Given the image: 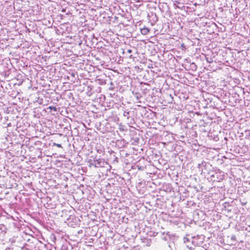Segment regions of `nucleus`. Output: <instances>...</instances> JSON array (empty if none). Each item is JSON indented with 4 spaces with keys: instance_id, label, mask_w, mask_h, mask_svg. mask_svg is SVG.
<instances>
[{
    "instance_id": "1",
    "label": "nucleus",
    "mask_w": 250,
    "mask_h": 250,
    "mask_svg": "<svg viewBox=\"0 0 250 250\" xmlns=\"http://www.w3.org/2000/svg\"><path fill=\"white\" fill-rule=\"evenodd\" d=\"M141 33L143 35H146L149 32V29L145 27L142 29H141Z\"/></svg>"
},
{
    "instance_id": "2",
    "label": "nucleus",
    "mask_w": 250,
    "mask_h": 250,
    "mask_svg": "<svg viewBox=\"0 0 250 250\" xmlns=\"http://www.w3.org/2000/svg\"><path fill=\"white\" fill-rule=\"evenodd\" d=\"M97 164H99V165H100V164L103 162L104 163V160L102 159H98L96 160Z\"/></svg>"
},
{
    "instance_id": "3",
    "label": "nucleus",
    "mask_w": 250,
    "mask_h": 250,
    "mask_svg": "<svg viewBox=\"0 0 250 250\" xmlns=\"http://www.w3.org/2000/svg\"><path fill=\"white\" fill-rule=\"evenodd\" d=\"M54 146H56L58 147H62V145L60 144H56L55 143H53V145Z\"/></svg>"
},
{
    "instance_id": "4",
    "label": "nucleus",
    "mask_w": 250,
    "mask_h": 250,
    "mask_svg": "<svg viewBox=\"0 0 250 250\" xmlns=\"http://www.w3.org/2000/svg\"><path fill=\"white\" fill-rule=\"evenodd\" d=\"M50 109H53L54 111H56V107H51V106H50L49 107Z\"/></svg>"
},
{
    "instance_id": "5",
    "label": "nucleus",
    "mask_w": 250,
    "mask_h": 250,
    "mask_svg": "<svg viewBox=\"0 0 250 250\" xmlns=\"http://www.w3.org/2000/svg\"><path fill=\"white\" fill-rule=\"evenodd\" d=\"M127 52H128V53H131V52H132V51H131V50L129 49V50H128Z\"/></svg>"
}]
</instances>
